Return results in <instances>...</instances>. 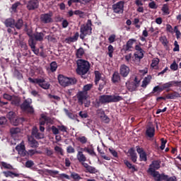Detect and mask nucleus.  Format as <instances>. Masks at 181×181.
<instances>
[{"label": "nucleus", "instance_id": "6e6d98bb", "mask_svg": "<svg viewBox=\"0 0 181 181\" xmlns=\"http://www.w3.org/2000/svg\"><path fill=\"white\" fill-rule=\"evenodd\" d=\"M109 152H110L111 155H112L114 158H118V153L113 148H110Z\"/></svg>", "mask_w": 181, "mask_h": 181}, {"label": "nucleus", "instance_id": "3c124183", "mask_svg": "<svg viewBox=\"0 0 181 181\" xmlns=\"http://www.w3.org/2000/svg\"><path fill=\"white\" fill-rule=\"evenodd\" d=\"M178 68H179V65L176 64V61H174L173 64H171L170 66V69H171L173 71H176V70H177Z\"/></svg>", "mask_w": 181, "mask_h": 181}, {"label": "nucleus", "instance_id": "4c0bfd02", "mask_svg": "<svg viewBox=\"0 0 181 181\" xmlns=\"http://www.w3.org/2000/svg\"><path fill=\"white\" fill-rule=\"evenodd\" d=\"M57 70V62H52L50 64V71L52 73H54Z\"/></svg>", "mask_w": 181, "mask_h": 181}, {"label": "nucleus", "instance_id": "c85d7f7f", "mask_svg": "<svg viewBox=\"0 0 181 181\" xmlns=\"http://www.w3.org/2000/svg\"><path fill=\"white\" fill-rule=\"evenodd\" d=\"M84 48L83 47H80L79 49H78L76 50V56L78 59H81V57H83V56H84Z\"/></svg>", "mask_w": 181, "mask_h": 181}, {"label": "nucleus", "instance_id": "4468645a", "mask_svg": "<svg viewBox=\"0 0 181 181\" xmlns=\"http://www.w3.org/2000/svg\"><path fill=\"white\" fill-rule=\"evenodd\" d=\"M129 67L125 64H122L120 66L119 69V74L122 77H128V74H129Z\"/></svg>", "mask_w": 181, "mask_h": 181}, {"label": "nucleus", "instance_id": "f03ea898", "mask_svg": "<svg viewBox=\"0 0 181 181\" xmlns=\"http://www.w3.org/2000/svg\"><path fill=\"white\" fill-rule=\"evenodd\" d=\"M124 98L122 96L115 95H102L99 96V100L97 102V104H110V103H118L122 101Z\"/></svg>", "mask_w": 181, "mask_h": 181}, {"label": "nucleus", "instance_id": "864d4df0", "mask_svg": "<svg viewBox=\"0 0 181 181\" xmlns=\"http://www.w3.org/2000/svg\"><path fill=\"white\" fill-rule=\"evenodd\" d=\"M128 88L129 91H136V89L138 88V86L134 83H132L129 85Z\"/></svg>", "mask_w": 181, "mask_h": 181}, {"label": "nucleus", "instance_id": "393cba45", "mask_svg": "<svg viewBox=\"0 0 181 181\" xmlns=\"http://www.w3.org/2000/svg\"><path fill=\"white\" fill-rule=\"evenodd\" d=\"M24 31L27 33L28 36L29 37L28 42H30V40H34L32 28H28L27 23L25 24Z\"/></svg>", "mask_w": 181, "mask_h": 181}, {"label": "nucleus", "instance_id": "49530a36", "mask_svg": "<svg viewBox=\"0 0 181 181\" xmlns=\"http://www.w3.org/2000/svg\"><path fill=\"white\" fill-rule=\"evenodd\" d=\"M21 5V3L19 1L14 3L12 6H11V10L13 11V12H14L15 13H16V12L18 11V6H19Z\"/></svg>", "mask_w": 181, "mask_h": 181}, {"label": "nucleus", "instance_id": "4be33fe9", "mask_svg": "<svg viewBox=\"0 0 181 181\" xmlns=\"http://www.w3.org/2000/svg\"><path fill=\"white\" fill-rule=\"evenodd\" d=\"M28 145H30L31 148H37V146H39V143L33 136H28Z\"/></svg>", "mask_w": 181, "mask_h": 181}, {"label": "nucleus", "instance_id": "a211bd4d", "mask_svg": "<svg viewBox=\"0 0 181 181\" xmlns=\"http://www.w3.org/2000/svg\"><path fill=\"white\" fill-rule=\"evenodd\" d=\"M45 37V34L43 33L36 32L33 34V40H35V42H43V39Z\"/></svg>", "mask_w": 181, "mask_h": 181}, {"label": "nucleus", "instance_id": "ea45409f", "mask_svg": "<svg viewBox=\"0 0 181 181\" xmlns=\"http://www.w3.org/2000/svg\"><path fill=\"white\" fill-rule=\"evenodd\" d=\"M162 91H163V88H162V86H155L151 92V94H155V93H162Z\"/></svg>", "mask_w": 181, "mask_h": 181}, {"label": "nucleus", "instance_id": "338daca9", "mask_svg": "<svg viewBox=\"0 0 181 181\" xmlns=\"http://www.w3.org/2000/svg\"><path fill=\"white\" fill-rule=\"evenodd\" d=\"M117 37V36L115 35V34H112L111 35L109 38V43H114V42H115V38Z\"/></svg>", "mask_w": 181, "mask_h": 181}, {"label": "nucleus", "instance_id": "1a4fd4ad", "mask_svg": "<svg viewBox=\"0 0 181 181\" xmlns=\"http://www.w3.org/2000/svg\"><path fill=\"white\" fill-rule=\"evenodd\" d=\"M52 17H53V13L49 12L47 13L41 14L40 17V20L41 23H45V24L52 23V22H53V18H52Z\"/></svg>", "mask_w": 181, "mask_h": 181}, {"label": "nucleus", "instance_id": "e433bc0d", "mask_svg": "<svg viewBox=\"0 0 181 181\" xmlns=\"http://www.w3.org/2000/svg\"><path fill=\"white\" fill-rule=\"evenodd\" d=\"M64 112L66 115H67V117L70 118V119H76V115H74V114L69 111V110L64 109Z\"/></svg>", "mask_w": 181, "mask_h": 181}, {"label": "nucleus", "instance_id": "9d476101", "mask_svg": "<svg viewBox=\"0 0 181 181\" xmlns=\"http://www.w3.org/2000/svg\"><path fill=\"white\" fill-rule=\"evenodd\" d=\"M125 2L124 1H119V2L112 6L113 12L115 13H124V5Z\"/></svg>", "mask_w": 181, "mask_h": 181}, {"label": "nucleus", "instance_id": "69168bd1", "mask_svg": "<svg viewBox=\"0 0 181 181\" xmlns=\"http://www.w3.org/2000/svg\"><path fill=\"white\" fill-rule=\"evenodd\" d=\"M1 166H2V168H4V169H13L12 165H11L10 164H8L5 162L1 163Z\"/></svg>", "mask_w": 181, "mask_h": 181}, {"label": "nucleus", "instance_id": "de8ad7c7", "mask_svg": "<svg viewBox=\"0 0 181 181\" xmlns=\"http://www.w3.org/2000/svg\"><path fill=\"white\" fill-rule=\"evenodd\" d=\"M100 119H102V121H103V122H105V124H108V122H110V118L104 112L103 115L100 116Z\"/></svg>", "mask_w": 181, "mask_h": 181}, {"label": "nucleus", "instance_id": "b1692460", "mask_svg": "<svg viewBox=\"0 0 181 181\" xmlns=\"http://www.w3.org/2000/svg\"><path fill=\"white\" fill-rule=\"evenodd\" d=\"M120 74L118 73V71H115L112 76V83H114V84L117 83H119L121 81V76Z\"/></svg>", "mask_w": 181, "mask_h": 181}, {"label": "nucleus", "instance_id": "39448f33", "mask_svg": "<svg viewBox=\"0 0 181 181\" xmlns=\"http://www.w3.org/2000/svg\"><path fill=\"white\" fill-rule=\"evenodd\" d=\"M57 78L59 83L62 87H69V86H73L77 83L76 78H69L62 74H59Z\"/></svg>", "mask_w": 181, "mask_h": 181}, {"label": "nucleus", "instance_id": "09e8293b", "mask_svg": "<svg viewBox=\"0 0 181 181\" xmlns=\"http://www.w3.org/2000/svg\"><path fill=\"white\" fill-rule=\"evenodd\" d=\"M86 170L89 173H97L98 172L95 168L90 165L86 168Z\"/></svg>", "mask_w": 181, "mask_h": 181}, {"label": "nucleus", "instance_id": "c9c22d12", "mask_svg": "<svg viewBox=\"0 0 181 181\" xmlns=\"http://www.w3.org/2000/svg\"><path fill=\"white\" fill-rule=\"evenodd\" d=\"M12 105H15L16 107H21V99L18 98H16L11 100Z\"/></svg>", "mask_w": 181, "mask_h": 181}, {"label": "nucleus", "instance_id": "8fccbe9b", "mask_svg": "<svg viewBox=\"0 0 181 181\" xmlns=\"http://www.w3.org/2000/svg\"><path fill=\"white\" fill-rule=\"evenodd\" d=\"M71 177L74 179V180H81V176L76 173H72L71 174Z\"/></svg>", "mask_w": 181, "mask_h": 181}, {"label": "nucleus", "instance_id": "ddd939ff", "mask_svg": "<svg viewBox=\"0 0 181 181\" xmlns=\"http://www.w3.org/2000/svg\"><path fill=\"white\" fill-rule=\"evenodd\" d=\"M145 136L147 139H152L155 136V127L153 126H148L146 127Z\"/></svg>", "mask_w": 181, "mask_h": 181}, {"label": "nucleus", "instance_id": "0e129e2a", "mask_svg": "<svg viewBox=\"0 0 181 181\" xmlns=\"http://www.w3.org/2000/svg\"><path fill=\"white\" fill-rule=\"evenodd\" d=\"M66 152L67 153H74L76 152V150L74 149V148H73V146H69L66 148Z\"/></svg>", "mask_w": 181, "mask_h": 181}, {"label": "nucleus", "instance_id": "2eb2a0df", "mask_svg": "<svg viewBox=\"0 0 181 181\" xmlns=\"http://www.w3.org/2000/svg\"><path fill=\"white\" fill-rule=\"evenodd\" d=\"M31 134L35 139H43L45 138V134L39 132V129L36 127H33Z\"/></svg>", "mask_w": 181, "mask_h": 181}, {"label": "nucleus", "instance_id": "9b49d317", "mask_svg": "<svg viewBox=\"0 0 181 181\" xmlns=\"http://www.w3.org/2000/svg\"><path fill=\"white\" fill-rule=\"evenodd\" d=\"M28 11H35L39 8V0H29L26 4Z\"/></svg>", "mask_w": 181, "mask_h": 181}, {"label": "nucleus", "instance_id": "c03bdc74", "mask_svg": "<svg viewBox=\"0 0 181 181\" xmlns=\"http://www.w3.org/2000/svg\"><path fill=\"white\" fill-rule=\"evenodd\" d=\"M42 119L40 120V126H42L45 125L46 124V121H49L50 119L49 117H48L47 116H42Z\"/></svg>", "mask_w": 181, "mask_h": 181}, {"label": "nucleus", "instance_id": "f257e3e1", "mask_svg": "<svg viewBox=\"0 0 181 181\" xmlns=\"http://www.w3.org/2000/svg\"><path fill=\"white\" fill-rule=\"evenodd\" d=\"M76 74H78V76H86L88 71H90V62L88 61H86L84 59H78L76 61Z\"/></svg>", "mask_w": 181, "mask_h": 181}, {"label": "nucleus", "instance_id": "58836bf2", "mask_svg": "<svg viewBox=\"0 0 181 181\" xmlns=\"http://www.w3.org/2000/svg\"><path fill=\"white\" fill-rule=\"evenodd\" d=\"M128 153L130 155L132 159H135V158H136V153L135 152V149L134 148L129 149Z\"/></svg>", "mask_w": 181, "mask_h": 181}, {"label": "nucleus", "instance_id": "7ed1b4c3", "mask_svg": "<svg viewBox=\"0 0 181 181\" xmlns=\"http://www.w3.org/2000/svg\"><path fill=\"white\" fill-rule=\"evenodd\" d=\"M16 151L18 153V155L21 156H28V158H32L33 155H37L39 151L36 150H29L26 151V147H25V142L21 141L20 144L16 146Z\"/></svg>", "mask_w": 181, "mask_h": 181}, {"label": "nucleus", "instance_id": "0eeeda50", "mask_svg": "<svg viewBox=\"0 0 181 181\" xmlns=\"http://www.w3.org/2000/svg\"><path fill=\"white\" fill-rule=\"evenodd\" d=\"M28 81L33 84H38L44 90H49L50 88V83L45 81L44 78H33L30 77L28 78Z\"/></svg>", "mask_w": 181, "mask_h": 181}, {"label": "nucleus", "instance_id": "79ce46f5", "mask_svg": "<svg viewBox=\"0 0 181 181\" xmlns=\"http://www.w3.org/2000/svg\"><path fill=\"white\" fill-rule=\"evenodd\" d=\"M77 141H78L81 144H82L83 145L86 144V143L87 142V141H88V139H87V137L82 136H79L77 138Z\"/></svg>", "mask_w": 181, "mask_h": 181}, {"label": "nucleus", "instance_id": "a19ab883", "mask_svg": "<svg viewBox=\"0 0 181 181\" xmlns=\"http://www.w3.org/2000/svg\"><path fill=\"white\" fill-rule=\"evenodd\" d=\"M107 50H108V56L109 57L112 58L114 54V47L112 45H109L107 47Z\"/></svg>", "mask_w": 181, "mask_h": 181}, {"label": "nucleus", "instance_id": "f704fd0d", "mask_svg": "<svg viewBox=\"0 0 181 181\" xmlns=\"http://www.w3.org/2000/svg\"><path fill=\"white\" fill-rule=\"evenodd\" d=\"M144 52H136L134 53L136 60H141V59H144Z\"/></svg>", "mask_w": 181, "mask_h": 181}, {"label": "nucleus", "instance_id": "20e7f679", "mask_svg": "<svg viewBox=\"0 0 181 181\" xmlns=\"http://www.w3.org/2000/svg\"><path fill=\"white\" fill-rule=\"evenodd\" d=\"M93 23H91V20H88V23L86 24H83L81 25L80 28V35L79 37L82 40H84L86 39V36H91L93 33Z\"/></svg>", "mask_w": 181, "mask_h": 181}, {"label": "nucleus", "instance_id": "052dcab7", "mask_svg": "<svg viewBox=\"0 0 181 181\" xmlns=\"http://www.w3.org/2000/svg\"><path fill=\"white\" fill-rule=\"evenodd\" d=\"M47 173H48V175H50V176H53L56 175H59V171L57 170H46Z\"/></svg>", "mask_w": 181, "mask_h": 181}, {"label": "nucleus", "instance_id": "cd10ccee", "mask_svg": "<svg viewBox=\"0 0 181 181\" xmlns=\"http://www.w3.org/2000/svg\"><path fill=\"white\" fill-rule=\"evenodd\" d=\"M83 152H86V153H88L90 155V156H95V152L94 151V148L93 147L88 148L85 147L83 148H81Z\"/></svg>", "mask_w": 181, "mask_h": 181}, {"label": "nucleus", "instance_id": "37998d69", "mask_svg": "<svg viewBox=\"0 0 181 181\" xmlns=\"http://www.w3.org/2000/svg\"><path fill=\"white\" fill-rule=\"evenodd\" d=\"M51 131H52L53 135H59V134H60L59 127H57L56 126H52Z\"/></svg>", "mask_w": 181, "mask_h": 181}, {"label": "nucleus", "instance_id": "6e6552de", "mask_svg": "<svg viewBox=\"0 0 181 181\" xmlns=\"http://www.w3.org/2000/svg\"><path fill=\"white\" fill-rule=\"evenodd\" d=\"M148 173H151L153 176L155 180L162 181L168 178V175L165 174H159V172L156 171L153 168H149L148 170Z\"/></svg>", "mask_w": 181, "mask_h": 181}, {"label": "nucleus", "instance_id": "2f4dec72", "mask_svg": "<svg viewBox=\"0 0 181 181\" xmlns=\"http://www.w3.org/2000/svg\"><path fill=\"white\" fill-rule=\"evenodd\" d=\"M150 168H152L153 169H159L160 168V161L159 160H153L152 164L150 165Z\"/></svg>", "mask_w": 181, "mask_h": 181}, {"label": "nucleus", "instance_id": "a878e982", "mask_svg": "<svg viewBox=\"0 0 181 181\" xmlns=\"http://www.w3.org/2000/svg\"><path fill=\"white\" fill-rule=\"evenodd\" d=\"M136 152L139 153L140 159H147L146 152L142 148L136 146Z\"/></svg>", "mask_w": 181, "mask_h": 181}, {"label": "nucleus", "instance_id": "aec40b11", "mask_svg": "<svg viewBox=\"0 0 181 181\" xmlns=\"http://www.w3.org/2000/svg\"><path fill=\"white\" fill-rule=\"evenodd\" d=\"M135 42H136V40L129 39L124 47V52H131V50H132V46L134 45V43H135Z\"/></svg>", "mask_w": 181, "mask_h": 181}, {"label": "nucleus", "instance_id": "6ab92c4d", "mask_svg": "<svg viewBox=\"0 0 181 181\" xmlns=\"http://www.w3.org/2000/svg\"><path fill=\"white\" fill-rule=\"evenodd\" d=\"M180 93L176 91L165 95V98H167V100H176V98H180Z\"/></svg>", "mask_w": 181, "mask_h": 181}, {"label": "nucleus", "instance_id": "bb28decb", "mask_svg": "<svg viewBox=\"0 0 181 181\" xmlns=\"http://www.w3.org/2000/svg\"><path fill=\"white\" fill-rule=\"evenodd\" d=\"M175 81H171L169 82H167L161 86L163 88V91L164 90H166V88H170V87H175Z\"/></svg>", "mask_w": 181, "mask_h": 181}, {"label": "nucleus", "instance_id": "412c9836", "mask_svg": "<svg viewBox=\"0 0 181 181\" xmlns=\"http://www.w3.org/2000/svg\"><path fill=\"white\" fill-rule=\"evenodd\" d=\"M28 45L32 49V52H33L34 54H39V49H36V41L35 40H31L30 41H28Z\"/></svg>", "mask_w": 181, "mask_h": 181}, {"label": "nucleus", "instance_id": "423d86ee", "mask_svg": "<svg viewBox=\"0 0 181 181\" xmlns=\"http://www.w3.org/2000/svg\"><path fill=\"white\" fill-rule=\"evenodd\" d=\"M20 108L23 112H27V114H30V115L35 114V109L32 106V99L30 98L25 99L20 105Z\"/></svg>", "mask_w": 181, "mask_h": 181}, {"label": "nucleus", "instance_id": "dca6fc26", "mask_svg": "<svg viewBox=\"0 0 181 181\" xmlns=\"http://www.w3.org/2000/svg\"><path fill=\"white\" fill-rule=\"evenodd\" d=\"M10 134L13 138H15L17 136V138L14 139V141H16V139H19V134H21V129L19 127H12L10 129Z\"/></svg>", "mask_w": 181, "mask_h": 181}, {"label": "nucleus", "instance_id": "bf43d9fd", "mask_svg": "<svg viewBox=\"0 0 181 181\" xmlns=\"http://www.w3.org/2000/svg\"><path fill=\"white\" fill-rule=\"evenodd\" d=\"M54 151L56 152H57V153H59V155H63V153H64L63 148H62V147H60L59 146H56L54 147Z\"/></svg>", "mask_w": 181, "mask_h": 181}, {"label": "nucleus", "instance_id": "4d7b16f0", "mask_svg": "<svg viewBox=\"0 0 181 181\" xmlns=\"http://www.w3.org/2000/svg\"><path fill=\"white\" fill-rule=\"evenodd\" d=\"M79 163H81L86 169H87L90 165H88V163H87V159H79Z\"/></svg>", "mask_w": 181, "mask_h": 181}, {"label": "nucleus", "instance_id": "a18cd8bd", "mask_svg": "<svg viewBox=\"0 0 181 181\" xmlns=\"http://www.w3.org/2000/svg\"><path fill=\"white\" fill-rule=\"evenodd\" d=\"M151 80L146 77L142 81L141 87H143V88H146L148 84H149Z\"/></svg>", "mask_w": 181, "mask_h": 181}, {"label": "nucleus", "instance_id": "680f3d73", "mask_svg": "<svg viewBox=\"0 0 181 181\" xmlns=\"http://www.w3.org/2000/svg\"><path fill=\"white\" fill-rule=\"evenodd\" d=\"M160 141L161 145L160 146V149H161V151H163V149H165V146H166V143L168 142V141L165 140V139L163 138H162Z\"/></svg>", "mask_w": 181, "mask_h": 181}, {"label": "nucleus", "instance_id": "f3484780", "mask_svg": "<svg viewBox=\"0 0 181 181\" xmlns=\"http://www.w3.org/2000/svg\"><path fill=\"white\" fill-rule=\"evenodd\" d=\"M4 26L6 28H11V29H14L15 26V19L13 18H6L4 22H3Z\"/></svg>", "mask_w": 181, "mask_h": 181}, {"label": "nucleus", "instance_id": "72a5a7b5", "mask_svg": "<svg viewBox=\"0 0 181 181\" xmlns=\"http://www.w3.org/2000/svg\"><path fill=\"white\" fill-rule=\"evenodd\" d=\"M92 88H93V83H88L83 87L82 92L87 93V91H90V90H91Z\"/></svg>", "mask_w": 181, "mask_h": 181}, {"label": "nucleus", "instance_id": "13d9d810", "mask_svg": "<svg viewBox=\"0 0 181 181\" xmlns=\"http://www.w3.org/2000/svg\"><path fill=\"white\" fill-rule=\"evenodd\" d=\"M78 115L82 119L88 118V113H87L86 112L81 111L79 112Z\"/></svg>", "mask_w": 181, "mask_h": 181}, {"label": "nucleus", "instance_id": "f8f14e48", "mask_svg": "<svg viewBox=\"0 0 181 181\" xmlns=\"http://www.w3.org/2000/svg\"><path fill=\"white\" fill-rule=\"evenodd\" d=\"M87 94L88 93H84L82 90L78 91L76 94V98L78 100V103L80 105H83L86 100H87Z\"/></svg>", "mask_w": 181, "mask_h": 181}, {"label": "nucleus", "instance_id": "e2e57ef3", "mask_svg": "<svg viewBox=\"0 0 181 181\" xmlns=\"http://www.w3.org/2000/svg\"><path fill=\"white\" fill-rule=\"evenodd\" d=\"M57 128L59 129V132H67V127L64 125H58Z\"/></svg>", "mask_w": 181, "mask_h": 181}, {"label": "nucleus", "instance_id": "7c9ffc66", "mask_svg": "<svg viewBox=\"0 0 181 181\" xmlns=\"http://www.w3.org/2000/svg\"><path fill=\"white\" fill-rule=\"evenodd\" d=\"M101 80V73L98 71H95V84L98 85V81Z\"/></svg>", "mask_w": 181, "mask_h": 181}, {"label": "nucleus", "instance_id": "5fc2aeb1", "mask_svg": "<svg viewBox=\"0 0 181 181\" xmlns=\"http://www.w3.org/2000/svg\"><path fill=\"white\" fill-rule=\"evenodd\" d=\"M14 76L15 77H16L18 80H21V78H23V76L21 72H19V71H18V69H15L14 70Z\"/></svg>", "mask_w": 181, "mask_h": 181}, {"label": "nucleus", "instance_id": "774afa93", "mask_svg": "<svg viewBox=\"0 0 181 181\" xmlns=\"http://www.w3.org/2000/svg\"><path fill=\"white\" fill-rule=\"evenodd\" d=\"M174 87H179L177 91H181V81H175L174 83Z\"/></svg>", "mask_w": 181, "mask_h": 181}, {"label": "nucleus", "instance_id": "473e14b6", "mask_svg": "<svg viewBox=\"0 0 181 181\" xmlns=\"http://www.w3.org/2000/svg\"><path fill=\"white\" fill-rule=\"evenodd\" d=\"M124 163H125L126 166H127V168H129V169H132V172L138 171V169H136L135 168V165H132V164L131 163H129L128 160H125Z\"/></svg>", "mask_w": 181, "mask_h": 181}, {"label": "nucleus", "instance_id": "c756f323", "mask_svg": "<svg viewBox=\"0 0 181 181\" xmlns=\"http://www.w3.org/2000/svg\"><path fill=\"white\" fill-rule=\"evenodd\" d=\"M161 11L163 12V13H165V15H170V11H169V4H163Z\"/></svg>", "mask_w": 181, "mask_h": 181}, {"label": "nucleus", "instance_id": "5701e85b", "mask_svg": "<svg viewBox=\"0 0 181 181\" xmlns=\"http://www.w3.org/2000/svg\"><path fill=\"white\" fill-rule=\"evenodd\" d=\"M23 28V20L22 18H19L17 21L14 20V29H17V30H21Z\"/></svg>", "mask_w": 181, "mask_h": 181}, {"label": "nucleus", "instance_id": "603ef678", "mask_svg": "<svg viewBox=\"0 0 181 181\" xmlns=\"http://www.w3.org/2000/svg\"><path fill=\"white\" fill-rule=\"evenodd\" d=\"M148 8H150V9H158V5L153 0L148 4Z\"/></svg>", "mask_w": 181, "mask_h": 181}]
</instances>
